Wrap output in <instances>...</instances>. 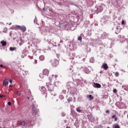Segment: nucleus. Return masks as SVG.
<instances>
[{"label":"nucleus","instance_id":"nucleus-9","mask_svg":"<svg viewBox=\"0 0 128 128\" xmlns=\"http://www.w3.org/2000/svg\"><path fill=\"white\" fill-rule=\"evenodd\" d=\"M102 68L104 70H106L108 68V64H106V63H104L102 66Z\"/></svg>","mask_w":128,"mask_h":128},{"label":"nucleus","instance_id":"nucleus-12","mask_svg":"<svg viewBox=\"0 0 128 128\" xmlns=\"http://www.w3.org/2000/svg\"><path fill=\"white\" fill-rule=\"evenodd\" d=\"M84 70L86 74H90V70H88V68H84Z\"/></svg>","mask_w":128,"mask_h":128},{"label":"nucleus","instance_id":"nucleus-15","mask_svg":"<svg viewBox=\"0 0 128 128\" xmlns=\"http://www.w3.org/2000/svg\"><path fill=\"white\" fill-rule=\"evenodd\" d=\"M54 84L56 86H58L60 84V81H56L54 83Z\"/></svg>","mask_w":128,"mask_h":128},{"label":"nucleus","instance_id":"nucleus-25","mask_svg":"<svg viewBox=\"0 0 128 128\" xmlns=\"http://www.w3.org/2000/svg\"><path fill=\"white\" fill-rule=\"evenodd\" d=\"M78 40H80V42H82V36H78Z\"/></svg>","mask_w":128,"mask_h":128},{"label":"nucleus","instance_id":"nucleus-26","mask_svg":"<svg viewBox=\"0 0 128 128\" xmlns=\"http://www.w3.org/2000/svg\"><path fill=\"white\" fill-rule=\"evenodd\" d=\"M27 98L28 99V100H34V98L32 97V96H28L27 97Z\"/></svg>","mask_w":128,"mask_h":128},{"label":"nucleus","instance_id":"nucleus-8","mask_svg":"<svg viewBox=\"0 0 128 128\" xmlns=\"http://www.w3.org/2000/svg\"><path fill=\"white\" fill-rule=\"evenodd\" d=\"M48 74H50V70L48 69H44L43 70V74L44 76H48Z\"/></svg>","mask_w":128,"mask_h":128},{"label":"nucleus","instance_id":"nucleus-32","mask_svg":"<svg viewBox=\"0 0 128 128\" xmlns=\"http://www.w3.org/2000/svg\"><path fill=\"white\" fill-rule=\"evenodd\" d=\"M114 128H120V126L118 125H115V126L114 127Z\"/></svg>","mask_w":128,"mask_h":128},{"label":"nucleus","instance_id":"nucleus-54","mask_svg":"<svg viewBox=\"0 0 128 128\" xmlns=\"http://www.w3.org/2000/svg\"><path fill=\"white\" fill-rule=\"evenodd\" d=\"M106 98H108V96H106Z\"/></svg>","mask_w":128,"mask_h":128},{"label":"nucleus","instance_id":"nucleus-37","mask_svg":"<svg viewBox=\"0 0 128 128\" xmlns=\"http://www.w3.org/2000/svg\"><path fill=\"white\" fill-rule=\"evenodd\" d=\"M56 56L58 58H60V54H56Z\"/></svg>","mask_w":128,"mask_h":128},{"label":"nucleus","instance_id":"nucleus-7","mask_svg":"<svg viewBox=\"0 0 128 128\" xmlns=\"http://www.w3.org/2000/svg\"><path fill=\"white\" fill-rule=\"evenodd\" d=\"M93 86L94 88H102V85H100V84H98V83H94L93 84Z\"/></svg>","mask_w":128,"mask_h":128},{"label":"nucleus","instance_id":"nucleus-46","mask_svg":"<svg viewBox=\"0 0 128 128\" xmlns=\"http://www.w3.org/2000/svg\"><path fill=\"white\" fill-rule=\"evenodd\" d=\"M4 96L3 95H0V98H4Z\"/></svg>","mask_w":128,"mask_h":128},{"label":"nucleus","instance_id":"nucleus-53","mask_svg":"<svg viewBox=\"0 0 128 128\" xmlns=\"http://www.w3.org/2000/svg\"><path fill=\"white\" fill-rule=\"evenodd\" d=\"M10 24H12V23H10L9 25H10Z\"/></svg>","mask_w":128,"mask_h":128},{"label":"nucleus","instance_id":"nucleus-13","mask_svg":"<svg viewBox=\"0 0 128 128\" xmlns=\"http://www.w3.org/2000/svg\"><path fill=\"white\" fill-rule=\"evenodd\" d=\"M89 100H94V96H92V94H88L87 96Z\"/></svg>","mask_w":128,"mask_h":128},{"label":"nucleus","instance_id":"nucleus-31","mask_svg":"<svg viewBox=\"0 0 128 128\" xmlns=\"http://www.w3.org/2000/svg\"><path fill=\"white\" fill-rule=\"evenodd\" d=\"M34 64H38V60H34V62H33Z\"/></svg>","mask_w":128,"mask_h":128},{"label":"nucleus","instance_id":"nucleus-30","mask_svg":"<svg viewBox=\"0 0 128 128\" xmlns=\"http://www.w3.org/2000/svg\"><path fill=\"white\" fill-rule=\"evenodd\" d=\"M52 78H49L50 82H52V80L54 78V74H52Z\"/></svg>","mask_w":128,"mask_h":128},{"label":"nucleus","instance_id":"nucleus-41","mask_svg":"<svg viewBox=\"0 0 128 128\" xmlns=\"http://www.w3.org/2000/svg\"><path fill=\"white\" fill-rule=\"evenodd\" d=\"M118 121V118L116 117L114 118V122H117Z\"/></svg>","mask_w":128,"mask_h":128},{"label":"nucleus","instance_id":"nucleus-3","mask_svg":"<svg viewBox=\"0 0 128 128\" xmlns=\"http://www.w3.org/2000/svg\"><path fill=\"white\" fill-rule=\"evenodd\" d=\"M46 84L49 92H52L54 90V86L50 82L46 83Z\"/></svg>","mask_w":128,"mask_h":128},{"label":"nucleus","instance_id":"nucleus-2","mask_svg":"<svg viewBox=\"0 0 128 128\" xmlns=\"http://www.w3.org/2000/svg\"><path fill=\"white\" fill-rule=\"evenodd\" d=\"M36 106H36V104H32V116H38V109L36 108Z\"/></svg>","mask_w":128,"mask_h":128},{"label":"nucleus","instance_id":"nucleus-19","mask_svg":"<svg viewBox=\"0 0 128 128\" xmlns=\"http://www.w3.org/2000/svg\"><path fill=\"white\" fill-rule=\"evenodd\" d=\"M40 60H44V56H40L39 58Z\"/></svg>","mask_w":128,"mask_h":128},{"label":"nucleus","instance_id":"nucleus-4","mask_svg":"<svg viewBox=\"0 0 128 128\" xmlns=\"http://www.w3.org/2000/svg\"><path fill=\"white\" fill-rule=\"evenodd\" d=\"M16 28H20L23 32H24L26 30V28L24 26H16Z\"/></svg>","mask_w":128,"mask_h":128},{"label":"nucleus","instance_id":"nucleus-17","mask_svg":"<svg viewBox=\"0 0 128 128\" xmlns=\"http://www.w3.org/2000/svg\"><path fill=\"white\" fill-rule=\"evenodd\" d=\"M16 50V47H10V50L11 52H14V50Z\"/></svg>","mask_w":128,"mask_h":128},{"label":"nucleus","instance_id":"nucleus-23","mask_svg":"<svg viewBox=\"0 0 128 128\" xmlns=\"http://www.w3.org/2000/svg\"><path fill=\"white\" fill-rule=\"evenodd\" d=\"M59 98L60 100H64V96L63 95L60 94L59 96Z\"/></svg>","mask_w":128,"mask_h":128},{"label":"nucleus","instance_id":"nucleus-52","mask_svg":"<svg viewBox=\"0 0 128 128\" xmlns=\"http://www.w3.org/2000/svg\"><path fill=\"white\" fill-rule=\"evenodd\" d=\"M40 78H41V77H42V76H40Z\"/></svg>","mask_w":128,"mask_h":128},{"label":"nucleus","instance_id":"nucleus-18","mask_svg":"<svg viewBox=\"0 0 128 128\" xmlns=\"http://www.w3.org/2000/svg\"><path fill=\"white\" fill-rule=\"evenodd\" d=\"M88 118L89 120H92V118H93L92 115V114L88 115Z\"/></svg>","mask_w":128,"mask_h":128},{"label":"nucleus","instance_id":"nucleus-38","mask_svg":"<svg viewBox=\"0 0 128 128\" xmlns=\"http://www.w3.org/2000/svg\"><path fill=\"white\" fill-rule=\"evenodd\" d=\"M8 106H12V102H8Z\"/></svg>","mask_w":128,"mask_h":128},{"label":"nucleus","instance_id":"nucleus-49","mask_svg":"<svg viewBox=\"0 0 128 128\" xmlns=\"http://www.w3.org/2000/svg\"><path fill=\"white\" fill-rule=\"evenodd\" d=\"M10 87H12V85L10 84Z\"/></svg>","mask_w":128,"mask_h":128},{"label":"nucleus","instance_id":"nucleus-27","mask_svg":"<svg viewBox=\"0 0 128 128\" xmlns=\"http://www.w3.org/2000/svg\"><path fill=\"white\" fill-rule=\"evenodd\" d=\"M118 76H120V74L118 73V72H116L115 73V76L118 77Z\"/></svg>","mask_w":128,"mask_h":128},{"label":"nucleus","instance_id":"nucleus-1","mask_svg":"<svg viewBox=\"0 0 128 128\" xmlns=\"http://www.w3.org/2000/svg\"><path fill=\"white\" fill-rule=\"evenodd\" d=\"M74 86V83L72 82H68L67 84V88L70 92V94L74 96V98H78V92L76 91V89L72 86Z\"/></svg>","mask_w":128,"mask_h":128},{"label":"nucleus","instance_id":"nucleus-48","mask_svg":"<svg viewBox=\"0 0 128 128\" xmlns=\"http://www.w3.org/2000/svg\"><path fill=\"white\" fill-rule=\"evenodd\" d=\"M60 42L61 44H62V43L64 42L61 40L60 41Z\"/></svg>","mask_w":128,"mask_h":128},{"label":"nucleus","instance_id":"nucleus-11","mask_svg":"<svg viewBox=\"0 0 128 128\" xmlns=\"http://www.w3.org/2000/svg\"><path fill=\"white\" fill-rule=\"evenodd\" d=\"M19 124L20 126H26V121L21 120L20 121Z\"/></svg>","mask_w":128,"mask_h":128},{"label":"nucleus","instance_id":"nucleus-21","mask_svg":"<svg viewBox=\"0 0 128 128\" xmlns=\"http://www.w3.org/2000/svg\"><path fill=\"white\" fill-rule=\"evenodd\" d=\"M76 110L78 112H82V110H80V108H76Z\"/></svg>","mask_w":128,"mask_h":128},{"label":"nucleus","instance_id":"nucleus-35","mask_svg":"<svg viewBox=\"0 0 128 128\" xmlns=\"http://www.w3.org/2000/svg\"><path fill=\"white\" fill-rule=\"evenodd\" d=\"M62 92L63 94H66V90H63L62 91Z\"/></svg>","mask_w":128,"mask_h":128},{"label":"nucleus","instance_id":"nucleus-24","mask_svg":"<svg viewBox=\"0 0 128 128\" xmlns=\"http://www.w3.org/2000/svg\"><path fill=\"white\" fill-rule=\"evenodd\" d=\"M34 22L36 24H38V18H36V17L35 19L34 20Z\"/></svg>","mask_w":128,"mask_h":128},{"label":"nucleus","instance_id":"nucleus-42","mask_svg":"<svg viewBox=\"0 0 128 128\" xmlns=\"http://www.w3.org/2000/svg\"><path fill=\"white\" fill-rule=\"evenodd\" d=\"M106 114H110V110H106Z\"/></svg>","mask_w":128,"mask_h":128},{"label":"nucleus","instance_id":"nucleus-29","mask_svg":"<svg viewBox=\"0 0 128 128\" xmlns=\"http://www.w3.org/2000/svg\"><path fill=\"white\" fill-rule=\"evenodd\" d=\"M16 94H18V96H20V94H20V92H18V91H17V92H16Z\"/></svg>","mask_w":128,"mask_h":128},{"label":"nucleus","instance_id":"nucleus-44","mask_svg":"<svg viewBox=\"0 0 128 128\" xmlns=\"http://www.w3.org/2000/svg\"><path fill=\"white\" fill-rule=\"evenodd\" d=\"M76 58H80V56H76Z\"/></svg>","mask_w":128,"mask_h":128},{"label":"nucleus","instance_id":"nucleus-36","mask_svg":"<svg viewBox=\"0 0 128 128\" xmlns=\"http://www.w3.org/2000/svg\"><path fill=\"white\" fill-rule=\"evenodd\" d=\"M62 116H66V114L64 112H62Z\"/></svg>","mask_w":128,"mask_h":128},{"label":"nucleus","instance_id":"nucleus-39","mask_svg":"<svg viewBox=\"0 0 128 128\" xmlns=\"http://www.w3.org/2000/svg\"><path fill=\"white\" fill-rule=\"evenodd\" d=\"M116 114L113 115L112 116V118H116Z\"/></svg>","mask_w":128,"mask_h":128},{"label":"nucleus","instance_id":"nucleus-22","mask_svg":"<svg viewBox=\"0 0 128 128\" xmlns=\"http://www.w3.org/2000/svg\"><path fill=\"white\" fill-rule=\"evenodd\" d=\"M68 102H72V97L68 98L67 99Z\"/></svg>","mask_w":128,"mask_h":128},{"label":"nucleus","instance_id":"nucleus-10","mask_svg":"<svg viewBox=\"0 0 128 128\" xmlns=\"http://www.w3.org/2000/svg\"><path fill=\"white\" fill-rule=\"evenodd\" d=\"M3 84L5 86L8 84V79L6 78L3 81Z\"/></svg>","mask_w":128,"mask_h":128},{"label":"nucleus","instance_id":"nucleus-45","mask_svg":"<svg viewBox=\"0 0 128 128\" xmlns=\"http://www.w3.org/2000/svg\"><path fill=\"white\" fill-rule=\"evenodd\" d=\"M0 68H4V65H2V64H1L0 65Z\"/></svg>","mask_w":128,"mask_h":128},{"label":"nucleus","instance_id":"nucleus-14","mask_svg":"<svg viewBox=\"0 0 128 128\" xmlns=\"http://www.w3.org/2000/svg\"><path fill=\"white\" fill-rule=\"evenodd\" d=\"M120 32V30L118 28V26H116V30L115 31L116 34H118Z\"/></svg>","mask_w":128,"mask_h":128},{"label":"nucleus","instance_id":"nucleus-47","mask_svg":"<svg viewBox=\"0 0 128 128\" xmlns=\"http://www.w3.org/2000/svg\"><path fill=\"white\" fill-rule=\"evenodd\" d=\"M54 78H58V75H55Z\"/></svg>","mask_w":128,"mask_h":128},{"label":"nucleus","instance_id":"nucleus-6","mask_svg":"<svg viewBox=\"0 0 128 128\" xmlns=\"http://www.w3.org/2000/svg\"><path fill=\"white\" fill-rule=\"evenodd\" d=\"M104 10V5H100L97 8L98 12H100Z\"/></svg>","mask_w":128,"mask_h":128},{"label":"nucleus","instance_id":"nucleus-28","mask_svg":"<svg viewBox=\"0 0 128 128\" xmlns=\"http://www.w3.org/2000/svg\"><path fill=\"white\" fill-rule=\"evenodd\" d=\"M8 32V28H4L3 30V32Z\"/></svg>","mask_w":128,"mask_h":128},{"label":"nucleus","instance_id":"nucleus-50","mask_svg":"<svg viewBox=\"0 0 128 128\" xmlns=\"http://www.w3.org/2000/svg\"><path fill=\"white\" fill-rule=\"evenodd\" d=\"M54 96H56V94H54Z\"/></svg>","mask_w":128,"mask_h":128},{"label":"nucleus","instance_id":"nucleus-51","mask_svg":"<svg viewBox=\"0 0 128 128\" xmlns=\"http://www.w3.org/2000/svg\"><path fill=\"white\" fill-rule=\"evenodd\" d=\"M66 128H70V127L66 126Z\"/></svg>","mask_w":128,"mask_h":128},{"label":"nucleus","instance_id":"nucleus-43","mask_svg":"<svg viewBox=\"0 0 128 128\" xmlns=\"http://www.w3.org/2000/svg\"><path fill=\"white\" fill-rule=\"evenodd\" d=\"M122 24H124V21L122 20Z\"/></svg>","mask_w":128,"mask_h":128},{"label":"nucleus","instance_id":"nucleus-20","mask_svg":"<svg viewBox=\"0 0 128 128\" xmlns=\"http://www.w3.org/2000/svg\"><path fill=\"white\" fill-rule=\"evenodd\" d=\"M90 62H92V64H94V57H92L90 60Z\"/></svg>","mask_w":128,"mask_h":128},{"label":"nucleus","instance_id":"nucleus-34","mask_svg":"<svg viewBox=\"0 0 128 128\" xmlns=\"http://www.w3.org/2000/svg\"><path fill=\"white\" fill-rule=\"evenodd\" d=\"M116 92H118V90H116V89H114L113 90V92H114V94H116Z\"/></svg>","mask_w":128,"mask_h":128},{"label":"nucleus","instance_id":"nucleus-33","mask_svg":"<svg viewBox=\"0 0 128 128\" xmlns=\"http://www.w3.org/2000/svg\"><path fill=\"white\" fill-rule=\"evenodd\" d=\"M41 90H46V88H44V86H42L41 87Z\"/></svg>","mask_w":128,"mask_h":128},{"label":"nucleus","instance_id":"nucleus-16","mask_svg":"<svg viewBox=\"0 0 128 128\" xmlns=\"http://www.w3.org/2000/svg\"><path fill=\"white\" fill-rule=\"evenodd\" d=\"M0 44L3 46H6V42L4 40L2 41Z\"/></svg>","mask_w":128,"mask_h":128},{"label":"nucleus","instance_id":"nucleus-5","mask_svg":"<svg viewBox=\"0 0 128 128\" xmlns=\"http://www.w3.org/2000/svg\"><path fill=\"white\" fill-rule=\"evenodd\" d=\"M50 62L52 64V66H56L58 64V61L56 60H52Z\"/></svg>","mask_w":128,"mask_h":128},{"label":"nucleus","instance_id":"nucleus-40","mask_svg":"<svg viewBox=\"0 0 128 128\" xmlns=\"http://www.w3.org/2000/svg\"><path fill=\"white\" fill-rule=\"evenodd\" d=\"M10 84H12V80L10 79Z\"/></svg>","mask_w":128,"mask_h":128}]
</instances>
